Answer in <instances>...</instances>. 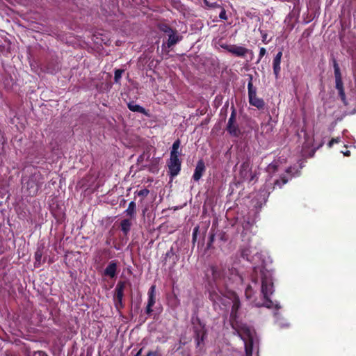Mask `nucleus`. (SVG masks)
<instances>
[{"mask_svg": "<svg viewBox=\"0 0 356 356\" xmlns=\"http://www.w3.org/2000/svg\"><path fill=\"white\" fill-rule=\"evenodd\" d=\"M212 280L216 284V289L210 291V298L216 303H222L224 305H232L231 316L235 317V313L239 308L240 302L236 294L231 291H222V286H228L232 283L242 282L241 277L235 268H226L223 266H213L211 268Z\"/></svg>", "mask_w": 356, "mask_h": 356, "instance_id": "1", "label": "nucleus"}, {"mask_svg": "<svg viewBox=\"0 0 356 356\" xmlns=\"http://www.w3.org/2000/svg\"><path fill=\"white\" fill-rule=\"evenodd\" d=\"M232 325L244 342L245 356H252L253 346L258 341L254 330L245 324L233 321Z\"/></svg>", "mask_w": 356, "mask_h": 356, "instance_id": "2", "label": "nucleus"}, {"mask_svg": "<svg viewBox=\"0 0 356 356\" xmlns=\"http://www.w3.org/2000/svg\"><path fill=\"white\" fill-rule=\"evenodd\" d=\"M260 277L261 281V291L265 300L263 303L258 302L254 305L257 307L264 306L270 308L273 307V302L268 299V297L273 293L272 273L266 269H261Z\"/></svg>", "mask_w": 356, "mask_h": 356, "instance_id": "3", "label": "nucleus"}, {"mask_svg": "<svg viewBox=\"0 0 356 356\" xmlns=\"http://www.w3.org/2000/svg\"><path fill=\"white\" fill-rule=\"evenodd\" d=\"M168 168L172 177L177 176L179 174L181 169V162L178 156H170Z\"/></svg>", "mask_w": 356, "mask_h": 356, "instance_id": "4", "label": "nucleus"}, {"mask_svg": "<svg viewBox=\"0 0 356 356\" xmlns=\"http://www.w3.org/2000/svg\"><path fill=\"white\" fill-rule=\"evenodd\" d=\"M227 131L231 135L234 136H236L240 134V130L236 124V118L234 113H232L230 118H229L227 123Z\"/></svg>", "mask_w": 356, "mask_h": 356, "instance_id": "5", "label": "nucleus"}, {"mask_svg": "<svg viewBox=\"0 0 356 356\" xmlns=\"http://www.w3.org/2000/svg\"><path fill=\"white\" fill-rule=\"evenodd\" d=\"M226 49L229 52L237 56H244L248 51V50L243 47L236 46V45H226L223 47Z\"/></svg>", "mask_w": 356, "mask_h": 356, "instance_id": "6", "label": "nucleus"}, {"mask_svg": "<svg viewBox=\"0 0 356 356\" xmlns=\"http://www.w3.org/2000/svg\"><path fill=\"white\" fill-rule=\"evenodd\" d=\"M156 286L152 285L148 292V302L147 305L146 312L150 314L152 312V307L156 302Z\"/></svg>", "mask_w": 356, "mask_h": 356, "instance_id": "7", "label": "nucleus"}, {"mask_svg": "<svg viewBox=\"0 0 356 356\" xmlns=\"http://www.w3.org/2000/svg\"><path fill=\"white\" fill-rule=\"evenodd\" d=\"M165 32L168 33V47H170L178 42L181 38L177 35L172 29L170 28H166L164 30Z\"/></svg>", "mask_w": 356, "mask_h": 356, "instance_id": "8", "label": "nucleus"}, {"mask_svg": "<svg viewBox=\"0 0 356 356\" xmlns=\"http://www.w3.org/2000/svg\"><path fill=\"white\" fill-rule=\"evenodd\" d=\"M282 51H279L274 60H273V72H274V74H275V78L277 79L279 77V74H280V70H281V67H280V63H281V59H282Z\"/></svg>", "mask_w": 356, "mask_h": 356, "instance_id": "9", "label": "nucleus"}, {"mask_svg": "<svg viewBox=\"0 0 356 356\" xmlns=\"http://www.w3.org/2000/svg\"><path fill=\"white\" fill-rule=\"evenodd\" d=\"M205 170L204 163L202 160H200L195 169V172L193 176V178L195 181H199L201 177L202 176L203 172Z\"/></svg>", "mask_w": 356, "mask_h": 356, "instance_id": "10", "label": "nucleus"}, {"mask_svg": "<svg viewBox=\"0 0 356 356\" xmlns=\"http://www.w3.org/2000/svg\"><path fill=\"white\" fill-rule=\"evenodd\" d=\"M117 264L112 261L109 263L104 270V275L110 277H114L116 275Z\"/></svg>", "mask_w": 356, "mask_h": 356, "instance_id": "11", "label": "nucleus"}, {"mask_svg": "<svg viewBox=\"0 0 356 356\" xmlns=\"http://www.w3.org/2000/svg\"><path fill=\"white\" fill-rule=\"evenodd\" d=\"M336 81V88L339 91V94L341 97V100L344 102L345 104H346V100H345V94L343 90V83L341 78H335Z\"/></svg>", "mask_w": 356, "mask_h": 356, "instance_id": "12", "label": "nucleus"}, {"mask_svg": "<svg viewBox=\"0 0 356 356\" xmlns=\"http://www.w3.org/2000/svg\"><path fill=\"white\" fill-rule=\"evenodd\" d=\"M124 285L123 284H118L115 289V298L116 300L121 304L123 297Z\"/></svg>", "mask_w": 356, "mask_h": 356, "instance_id": "13", "label": "nucleus"}, {"mask_svg": "<svg viewBox=\"0 0 356 356\" xmlns=\"http://www.w3.org/2000/svg\"><path fill=\"white\" fill-rule=\"evenodd\" d=\"M249 101L251 105L256 106L258 108H261L264 105V101L258 98L257 96L249 99Z\"/></svg>", "mask_w": 356, "mask_h": 356, "instance_id": "14", "label": "nucleus"}, {"mask_svg": "<svg viewBox=\"0 0 356 356\" xmlns=\"http://www.w3.org/2000/svg\"><path fill=\"white\" fill-rule=\"evenodd\" d=\"M121 229L124 234H127L130 230L131 222L129 220L124 219L121 222Z\"/></svg>", "mask_w": 356, "mask_h": 356, "instance_id": "15", "label": "nucleus"}, {"mask_svg": "<svg viewBox=\"0 0 356 356\" xmlns=\"http://www.w3.org/2000/svg\"><path fill=\"white\" fill-rule=\"evenodd\" d=\"M136 204L134 202H131L128 206V208L125 211V213L127 215L129 216L130 217H134L136 213Z\"/></svg>", "mask_w": 356, "mask_h": 356, "instance_id": "16", "label": "nucleus"}, {"mask_svg": "<svg viewBox=\"0 0 356 356\" xmlns=\"http://www.w3.org/2000/svg\"><path fill=\"white\" fill-rule=\"evenodd\" d=\"M128 107L129 108L131 111H134V112H138V113H145V108H143L142 106L138 105V104H136L134 103H129L128 104Z\"/></svg>", "mask_w": 356, "mask_h": 356, "instance_id": "17", "label": "nucleus"}, {"mask_svg": "<svg viewBox=\"0 0 356 356\" xmlns=\"http://www.w3.org/2000/svg\"><path fill=\"white\" fill-rule=\"evenodd\" d=\"M180 141L179 140L174 142L170 152V156H178V149L179 148Z\"/></svg>", "mask_w": 356, "mask_h": 356, "instance_id": "18", "label": "nucleus"}, {"mask_svg": "<svg viewBox=\"0 0 356 356\" xmlns=\"http://www.w3.org/2000/svg\"><path fill=\"white\" fill-rule=\"evenodd\" d=\"M261 128L263 131H266V134H270L273 129V124L269 121L268 123L262 124Z\"/></svg>", "mask_w": 356, "mask_h": 356, "instance_id": "19", "label": "nucleus"}, {"mask_svg": "<svg viewBox=\"0 0 356 356\" xmlns=\"http://www.w3.org/2000/svg\"><path fill=\"white\" fill-rule=\"evenodd\" d=\"M122 73H123V70H116L115 71L114 79H115V81L116 83L119 82V81L120 80V79L122 77Z\"/></svg>", "mask_w": 356, "mask_h": 356, "instance_id": "20", "label": "nucleus"}, {"mask_svg": "<svg viewBox=\"0 0 356 356\" xmlns=\"http://www.w3.org/2000/svg\"><path fill=\"white\" fill-rule=\"evenodd\" d=\"M334 69L335 78H341L340 70H339V65L337 63H334Z\"/></svg>", "mask_w": 356, "mask_h": 356, "instance_id": "21", "label": "nucleus"}, {"mask_svg": "<svg viewBox=\"0 0 356 356\" xmlns=\"http://www.w3.org/2000/svg\"><path fill=\"white\" fill-rule=\"evenodd\" d=\"M313 145V138L312 137L309 138L308 136H306V141L304 145L305 147H310Z\"/></svg>", "mask_w": 356, "mask_h": 356, "instance_id": "22", "label": "nucleus"}, {"mask_svg": "<svg viewBox=\"0 0 356 356\" xmlns=\"http://www.w3.org/2000/svg\"><path fill=\"white\" fill-rule=\"evenodd\" d=\"M252 286H248L246 289H245V296L247 298H250L251 296H252Z\"/></svg>", "mask_w": 356, "mask_h": 356, "instance_id": "23", "label": "nucleus"}, {"mask_svg": "<svg viewBox=\"0 0 356 356\" xmlns=\"http://www.w3.org/2000/svg\"><path fill=\"white\" fill-rule=\"evenodd\" d=\"M340 142H341V138H340V137H337V138H333V139H332V140L330 141V143H329V144H328V146H329L330 147H331L333 145V144H334V143H340Z\"/></svg>", "mask_w": 356, "mask_h": 356, "instance_id": "24", "label": "nucleus"}, {"mask_svg": "<svg viewBox=\"0 0 356 356\" xmlns=\"http://www.w3.org/2000/svg\"><path fill=\"white\" fill-rule=\"evenodd\" d=\"M219 17L222 19H227V15L225 9H222L221 12L220 13Z\"/></svg>", "mask_w": 356, "mask_h": 356, "instance_id": "25", "label": "nucleus"}, {"mask_svg": "<svg viewBox=\"0 0 356 356\" xmlns=\"http://www.w3.org/2000/svg\"><path fill=\"white\" fill-rule=\"evenodd\" d=\"M248 96H249V99L257 96L256 95V90L254 88L250 90H248Z\"/></svg>", "mask_w": 356, "mask_h": 356, "instance_id": "26", "label": "nucleus"}, {"mask_svg": "<svg viewBox=\"0 0 356 356\" xmlns=\"http://www.w3.org/2000/svg\"><path fill=\"white\" fill-rule=\"evenodd\" d=\"M149 193V191L147 189L141 190L138 192V195L146 196Z\"/></svg>", "mask_w": 356, "mask_h": 356, "instance_id": "27", "label": "nucleus"}, {"mask_svg": "<svg viewBox=\"0 0 356 356\" xmlns=\"http://www.w3.org/2000/svg\"><path fill=\"white\" fill-rule=\"evenodd\" d=\"M266 54V49L261 47L259 51V60Z\"/></svg>", "mask_w": 356, "mask_h": 356, "instance_id": "28", "label": "nucleus"}, {"mask_svg": "<svg viewBox=\"0 0 356 356\" xmlns=\"http://www.w3.org/2000/svg\"><path fill=\"white\" fill-rule=\"evenodd\" d=\"M248 90H252V89H254L253 86H252V82H251V81H250V82L248 83Z\"/></svg>", "mask_w": 356, "mask_h": 356, "instance_id": "29", "label": "nucleus"}, {"mask_svg": "<svg viewBox=\"0 0 356 356\" xmlns=\"http://www.w3.org/2000/svg\"><path fill=\"white\" fill-rule=\"evenodd\" d=\"M275 164H270L269 166H268V170L270 171L271 170L273 169H275Z\"/></svg>", "mask_w": 356, "mask_h": 356, "instance_id": "30", "label": "nucleus"}, {"mask_svg": "<svg viewBox=\"0 0 356 356\" xmlns=\"http://www.w3.org/2000/svg\"><path fill=\"white\" fill-rule=\"evenodd\" d=\"M344 156H349L350 155V151H346V152H341Z\"/></svg>", "mask_w": 356, "mask_h": 356, "instance_id": "31", "label": "nucleus"}, {"mask_svg": "<svg viewBox=\"0 0 356 356\" xmlns=\"http://www.w3.org/2000/svg\"><path fill=\"white\" fill-rule=\"evenodd\" d=\"M287 182V179L282 178V184H285Z\"/></svg>", "mask_w": 356, "mask_h": 356, "instance_id": "32", "label": "nucleus"}, {"mask_svg": "<svg viewBox=\"0 0 356 356\" xmlns=\"http://www.w3.org/2000/svg\"><path fill=\"white\" fill-rule=\"evenodd\" d=\"M197 231V228H195V230H194V233H193V235H194V236L195 235V234H196Z\"/></svg>", "mask_w": 356, "mask_h": 356, "instance_id": "33", "label": "nucleus"}, {"mask_svg": "<svg viewBox=\"0 0 356 356\" xmlns=\"http://www.w3.org/2000/svg\"><path fill=\"white\" fill-rule=\"evenodd\" d=\"M275 184H276V185H280V181H278V180H277V181L275 182Z\"/></svg>", "mask_w": 356, "mask_h": 356, "instance_id": "34", "label": "nucleus"}, {"mask_svg": "<svg viewBox=\"0 0 356 356\" xmlns=\"http://www.w3.org/2000/svg\"><path fill=\"white\" fill-rule=\"evenodd\" d=\"M152 355V353H149L147 356H151Z\"/></svg>", "mask_w": 356, "mask_h": 356, "instance_id": "35", "label": "nucleus"}, {"mask_svg": "<svg viewBox=\"0 0 356 356\" xmlns=\"http://www.w3.org/2000/svg\"><path fill=\"white\" fill-rule=\"evenodd\" d=\"M346 132H347L346 131H344L343 132V136H345V134H346Z\"/></svg>", "mask_w": 356, "mask_h": 356, "instance_id": "36", "label": "nucleus"}, {"mask_svg": "<svg viewBox=\"0 0 356 356\" xmlns=\"http://www.w3.org/2000/svg\"><path fill=\"white\" fill-rule=\"evenodd\" d=\"M204 3H205L207 5H208V2H207V0H204Z\"/></svg>", "mask_w": 356, "mask_h": 356, "instance_id": "37", "label": "nucleus"}]
</instances>
